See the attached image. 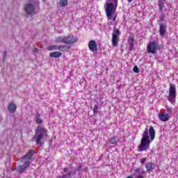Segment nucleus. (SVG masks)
<instances>
[{"label":"nucleus","instance_id":"35","mask_svg":"<svg viewBox=\"0 0 178 178\" xmlns=\"http://www.w3.org/2000/svg\"><path fill=\"white\" fill-rule=\"evenodd\" d=\"M128 1V2L129 3H131V2H133V0H127Z\"/></svg>","mask_w":178,"mask_h":178},{"label":"nucleus","instance_id":"6","mask_svg":"<svg viewBox=\"0 0 178 178\" xmlns=\"http://www.w3.org/2000/svg\"><path fill=\"white\" fill-rule=\"evenodd\" d=\"M176 85L170 83L168 99L169 102H170V104H172V105L173 104H175V102H176Z\"/></svg>","mask_w":178,"mask_h":178},{"label":"nucleus","instance_id":"32","mask_svg":"<svg viewBox=\"0 0 178 178\" xmlns=\"http://www.w3.org/2000/svg\"><path fill=\"white\" fill-rule=\"evenodd\" d=\"M33 52H35V54H36L37 52H38V49L35 48V49H33Z\"/></svg>","mask_w":178,"mask_h":178},{"label":"nucleus","instance_id":"22","mask_svg":"<svg viewBox=\"0 0 178 178\" xmlns=\"http://www.w3.org/2000/svg\"><path fill=\"white\" fill-rule=\"evenodd\" d=\"M136 173H138L139 175H144L145 173V171L141 168H136L135 170Z\"/></svg>","mask_w":178,"mask_h":178},{"label":"nucleus","instance_id":"18","mask_svg":"<svg viewBox=\"0 0 178 178\" xmlns=\"http://www.w3.org/2000/svg\"><path fill=\"white\" fill-rule=\"evenodd\" d=\"M55 42L56 44H65V36H57L55 38Z\"/></svg>","mask_w":178,"mask_h":178},{"label":"nucleus","instance_id":"1","mask_svg":"<svg viewBox=\"0 0 178 178\" xmlns=\"http://www.w3.org/2000/svg\"><path fill=\"white\" fill-rule=\"evenodd\" d=\"M34 156V150L31 149L28 153L26 155L24 156L23 158L21 159V162L24 163L22 165H19L17 167V171L19 172V173H22V172H24L25 169H27L29 166H30V164L31 162H33V156Z\"/></svg>","mask_w":178,"mask_h":178},{"label":"nucleus","instance_id":"27","mask_svg":"<svg viewBox=\"0 0 178 178\" xmlns=\"http://www.w3.org/2000/svg\"><path fill=\"white\" fill-rule=\"evenodd\" d=\"M167 112L169 113V115H172V112H173V109L169 106L165 107Z\"/></svg>","mask_w":178,"mask_h":178},{"label":"nucleus","instance_id":"25","mask_svg":"<svg viewBox=\"0 0 178 178\" xmlns=\"http://www.w3.org/2000/svg\"><path fill=\"white\" fill-rule=\"evenodd\" d=\"M110 144H118V140H116V137L113 136L110 139Z\"/></svg>","mask_w":178,"mask_h":178},{"label":"nucleus","instance_id":"23","mask_svg":"<svg viewBox=\"0 0 178 178\" xmlns=\"http://www.w3.org/2000/svg\"><path fill=\"white\" fill-rule=\"evenodd\" d=\"M67 45H63V46H59L58 51H61L62 52H65V51H67Z\"/></svg>","mask_w":178,"mask_h":178},{"label":"nucleus","instance_id":"37","mask_svg":"<svg viewBox=\"0 0 178 178\" xmlns=\"http://www.w3.org/2000/svg\"><path fill=\"white\" fill-rule=\"evenodd\" d=\"M127 178H134L132 176H129Z\"/></svg>","mask_w":178,"mask_h":178},{"label":"nucleus","instance_id":"5","mask_svg":"<svg viewBox=\"0 0 178 178\" xmlns=\"http://www.w3.org/2000/svg\"><path fill=\"white\" fill-rule=\"evenodd\" d=\"M38 3H35V0H29L24 6V10L26 15H33V13H37V6Z\"/></svg>","mask_w":178,"mask_h":178},{"label":"nucleus","instance_id":"19","mask_svg":"<svg viewBox=\"0 0 178 178\" xmlns=\"http://www.w3.org/2000/svg\"><path fill=\"white\" fill-rule=\"evenodd\" d=\"M145 168L147 169V172H152V170H154V168H155V165L152 163H147Z\"/></svg>","mask_w":178,"mask_h":178},{"label":"nucleus","instance_id":"14","mask_svg":"<svg viewBox=\"0 0 178 178\" xmlns=\"http://www.w3.org/2000/svg\"><path fill=\"white\" fill-rule=\"evenodd\" d=\"M16 104H15L13 102H11L8 106V111L10 112V113H14V112H16L17 109Z\"/></svg>","mask_w":178,"mask_h":178},{"label":"nucleus","instance_id":"20","mask_svg":"<svg viewBox=\"0 0 178 178\" xmlns=\"http://www.w3.org/2000/svg\"><path fill=\"white\" fill-rule=\"evenodd\" d=\"M59 46L58 45H51L49 47L48 49L49 51H59Z\"/></svg>","mask_w":178,"mask_h":178},{"label":"nucleus","instance_id":"15","mask_svg":"<svg viewBox=\"0 0 178 178\" xmlns=\"http://www.w3.org/2000/svg\"><path fill=\"white\" fill-rule=\"evenodd\" d=\"M64 173L65 175H63V176H60L57 178H70L72 176V172L69 170L68 168H64Z\"/></svg>","mask_w":178,"mask_h":178},{"label":"nucleus","instance_id":"36","mask_svg":"<svg viewBox=\"0 0 178 178\" xmlns=\"http://www.w3.org/2000/svg\"><path fill=\"white\" fill-rule=\"evenodd\" d=\"M137 178H144L143 176H138Z\"/></svg>","mask_w":178,"mask_h":178},{"label":"nucleus","instance_id":"17","mask_svg":"<svg viewBox=\"0 0 178 178\" xmlns=\"http://www.w3.org/2000/svg\"><path fill=\"white\" fill-rule=\"evenodd\" d=\"M62 56V52L54 51L49 54L50 58H60Z\"/></svg>","mask_w":178,"mask_h":178},{"label":"nucleus","instance_id":"24","mask_svg":"<svg viewBox=\"0 0 178 178\" xmlns=\"http://www.w3.org/2000/svg\"><path fill=\"white\" fill-rule=\"evenodd\" d=\"M60 6L65 7L67 6V0H60Z\"/></svg>","mask_w":178,"mask_h":178},{"label":"nucleus","instance_id":"28","mask_svg":"<svg viewBox=\"0 0 178 178\" xmlns=\"http://www.w3.org/2000/svg\"><path fill=\"white\" fill-rule=\"evenodd\" d=\"M36 123H38V124H41V123H42V120L40 118H36Z\"/></svg>","mask_w":178,"mask_h":178},{"label":"nucleus","instance_id":"16","mask_svg":"<svg viewBox=\"0 0 178 178\" xmlns=\"http://www.w3.org/2000/svg\"><path fill=\"white\" fill-rule=\"evenodd\" d=\"M149 134L150 136L151 141H154V140H155V129H154V127H149Z\"/></svg>","mask_w":178,"mask_h":178},{"label":"nucleus","instance_id":"11","mask_svg":"<svg viewBox=\"0 0 178 178\" xmlns=\"http://www.w3.org/2000/svg\"><path fill=\"white\" fill-rule=\"evenodd\" d=\"M88 47L92 52H97V42L95 40H90L88 44Z\"/></svg>","mask_w":178,"mask_h":178},{"label":"nucleus","instance_id":"10","mask_svg":"<svg viewBox=\"0 0 178 178\" xmlns=\"http://www.w3.org/2000/svg\"><path fill=\"white\" fill-rule=\"evenodd\" d=\"M128 44L129 51H133V49H134V35H129L128 38Z\"/></svg>","mask_w":178,"mask_h":178},{"label":"nucleus","instance_id":"7","mask_svg":"<svg viewBox=\"0 0 178 178\" xmlns=\"http://www.w3.org/2000/svg\"><path fill=\"white\" fill-rule=\"evenodd\" d=\"M147 51L148 54L155 55V54H156V51H158V45L155 42H150L147 46Z\"/></svg>","mask_w":178,"mask_h":178},{"label":"nucleus","instance_id":"30","mask_svg":"<svg viewBox=\"0 0 178 178\" xmlns=\"http://www.w3.org/2000/svg\"><path fill=\"white\" fill-rule=\"evenodd\" d=\"M134 72L135 73H138V67H137V66H135V67H134Z\"/></svg>","mask_w":178,"mask_h":178},{"label":"nucleus","instance_id":"21","mask_svg":"<svg viewBox=\"0 0 178 178\" xmlns=\"http://www.w3.org/2000/svg\"><path fill=\"white\" fill-rule=\"evenodd\" d=\"M165 6V0H159V8L160 10H162L163 9Z\"/></svg>","mask_w":178,"mask_h":178},{"label":"nucleus","instance_id":"9","mask_svg":"<svg viewBox=\"0 0 178 178\" xmlns=\"http://www.w3.org/2000/svg\"><path fill=\"white\" fill-rule=\"evenodd\" d=\"M119 35H120V31L118 29H114L113 31L112 42L113 47L118 45V41L119 40Z\"/></svg>","mask_w":178,"mask_h":178},{"label":"nucleus","instance_id":"8","mask_svg":"<svg viewBox=\"0 0 178 178\" xmlns=\"http://www.w3.org/2000/svg\"><path fill=\"white\" fill-rule=\"evenodd\" d=\"M77 41H79L77 38L74 37L72 35H69L67 36H65L64 44L72 45L73 44H76Z\"/></svg>","mask_w":178,"mask_h":178},{"label":"nucleus","instance_id":"34","mask_svg":"<svg viewBox=\"0 0 178 178\" xmlns=\"http://www.w3.org/2000/svg\"><path fill=\"white\" fill-rule=\"evenodd\" d=\"M40 118V113H36V118Z\"/></svg>","mask_w":178,"mask_h":178},{"label":"nucleus","instance_id":"2","mask_svg":"<svg viewBox=\"0 0 178 178\" xmlns=\"http://www.w3.org/2000/svg\"><path fill=\"white\" fill-rule=\"evenodd\" d=\"M117 8L118 0H106L104 4V9L108 20H112V15H115Z\"/></svg>","mask_w":178,"mask_h":178},{"label":"nucleus","instance_id":"33","mask_svg":"<svg viewBox=\"0 0 178 178\" xmlns=\"http://www.w3.org/2000/svg\"><path fill=\"white\" fill-rule=\"evenodd\" d=\"M116 21V16H114L113 17V22H115Z\"/></svg>","mask_w":178,"mask_h":178},{"label":"nucleus","instance_id":"29","mask_svg":"<svg viewBox=\"0 0 178 178\" xmlns=\"http://www.w3.org/2000/svg\"><path fill=\"white\" fill-rule=\"evenodd\" d=\"M145 161H147V158H142L140 159V163H142V165L145 163Z\"/></svg>","mask_w":178,"mask_h":178},{"label":"nucleus","instance_id":"12","mask_svg":"<svg viewBox=\"0 0 178 178\" xmlns=\"http://www.w3.org/2000/svg\"><path fill=\"white\" fill-rule=\"evenodd\" d=\"M158 117L161 122H168L169 120V114L168 113H160Z\"/></svg>","mask_w":178,"mask_h":178},{"label":"nucleus","instance_id":"31","mask_svg":"<svg viewBox=\"0 0 178 178\" xmlns=\"http://www.w3.org/2000/svg\"><path fill=\"white\" fill-rule=\"evenodd\" d=\"M160 20H161V22H165V17L163 15L160 17Z\"/></svg>","mask_w":178,"mask_h":178},{"label":"nucleus","instance_id":"4","mask_svg":"<svg viewBox=\"0 0 178 178\" xmlns=\"http://www.w3.org/2000/svg\"><path fill=\"white\" fill-rule=\"evenodd\" d=\"M150 144L149 134L148 129H145L143 134L140 145L138 146V150L140 152L147 151V149H149Z\"/></svg>","mask_w":178,"mask_h":178},{"label":"nucleus","instance_id":"26","mask_svg":"<svg viewBox=\"0 0 178 178\" xmlns=\"http://www.w3.org/2000/svg\"><path fill=\"white\" fill-rule=\"evenodd\" d=\"M93 113L94 115L98 113V104L95 105L94 109H93Z\"/></svg>","mask_w":178,"mask_h":178},{"label":"nucleus","instance_id":"3","mask_svg":"<svg viewBox=\"0 0 178 178\" xmlns=\"http://www.w3.org/2000/svg\"><path fill=\"white\" fill-rule=\"evenodd\" d=\"M47 129L41 126H38L35 130V136L33 138V140H35L38 145H41V141L44 140V138H47Z\"/></svg>","mask_w":178,"mask_h":178},{"label":"nucleus","instance_id":"13","mask_svg":"<svg viewBox=\"0 0 178 178\" xmlns=\"http://www.w3.org/2000/svg\"><path fill=\"white\" fill-rule=\"evenodd\" d=\"M159 33H160L161 37H165V35L166 34V25L160 24Z\"/></svg>","mask_w":178,"mask_h":178}]
</instances>
